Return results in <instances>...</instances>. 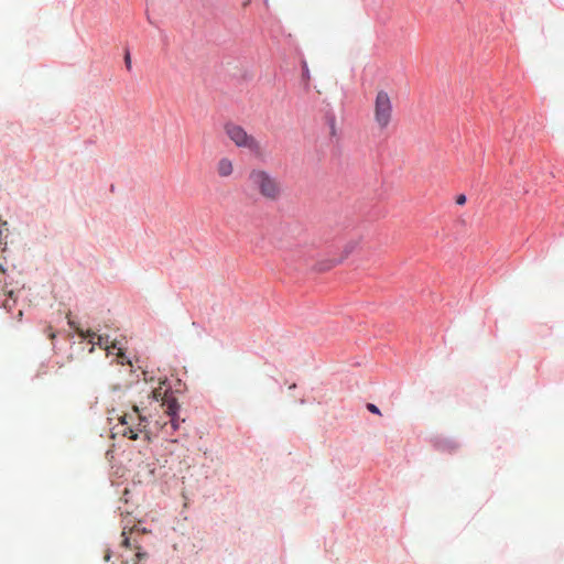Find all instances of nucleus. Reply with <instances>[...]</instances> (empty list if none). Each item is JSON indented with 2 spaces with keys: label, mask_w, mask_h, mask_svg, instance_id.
I'll list each match as a JSON object with an SVG mask.
<instances>
[{
  "label": "nucleus",
  "mask_w": 564,
  "mask_h": 564,
  "mask_svg": "<svg viewBox=\"0 0 564 564\" xmlns=\"http://www.w3.org/2000/svg\"><path fill=\"white\" fill-rule=\"evenodd\" d=\"M249 188L269 202H276L283 194L280 180L269 171L256 167L250 170L247 177Z\"/></svg>",
  "instance_id": "nucleus-1"
},
{
  "label": "nucleus",
  "mask_w": 564,
  "mask_h": 564,
  "mask_svg": "<svg viewBox=\"0 0 564 564\" xmlns=\"http://www.w3.org/2000/svg\"><path fill=\"white\" fill-rule=\"evenodd\" d=\"M367 409H368L371 413H375V414H378V415H380V414H381V412H380V410L378 409V406H376V405H375V404H372V403H368V404H367Z\"/></svg>",
  "instance_id": "nucleus-11"
},
{
  "label": "nucleus",
  "mask_w": 564,
  "mask_h": 564,
  "mask_svg": "<svg viewBox=\"0 0 564 564\" xmlns=\"http://www.w3.org/2000/svg\"><path fill=\"white\" fill-rule=\"evenodd\" d=\"M393 118V106L389 94L379 90L373 101V120L380 131L386 130Z\"/></svg>",
  "instance_id": "nucleus-5"
},
{
  "label": "nucleus",
  "mask_w": 564,
  "mask_h": 564,
  "mask_svg": "<svg viewBox=\"0 0 564 564\" xmlns=\"http://www.w3.org/2000/svg\"><path fill=\"white\" fill-rule=\"evenodd\" d=\"M126 534H127L126 529H123V531H122V536H123L122 545L126 546V547H130V539L128 536H126Z\"/></svg>",
  "instance_id": "nucleus-12"
},
{
  "label": "nucleus",
  "mask_w": 564,
  "mask_h": 564,
  "mask_svg": "<svg viewBox=\"0 0 564 564\" xmlns=\"http://www.w3.org/2000/svg\"><path fill=\"white\" fill-rule=\"evenodd\" d=\"M227 137L238 148L248 149L253 154H261V143L251 134H249L241 126L236 123H227L225 126Z\"/></svg>",
  "instance_id": "nucleus-6"
},
{
  "label": "nucleus",
  "mask_w": 564,
  "mask_h": 564,
  "mask_svg": "<svg viewBox=\"0 0 564 564\" xmlns=\"http://www.w3.org/2000/svg\"><path fill=\"white\" fill-rule=\"evenodd\" d=\"M110 557H111V554H110L109 551H107L105 556H104L105 561L108 562L110 560Z\"/></svg>",
  "instance_id": "nucleus-17"
},
{
  "label": "nucleus",
  "mask_w": 564,
  "mask_h": 564,
  "mask_svg": "<svg viewBox=\"0 0 564 564\" xmlns=\"http://www.w3.org/2000/svg\"><path fill=\"white\" fill-rule=\"evenodd\" d=\"M147 425V416L142 414L138 404H133L131 412L124 413L119 417V423L116 429H118L117 433L135 441L140 434L145 432Z\"/></svg>",
  "instance_id": "nucleus-2"
},
{
  "label": "nucleus",
  "mask_w": 564,
  "mask_h": 564,
  "mask_svg": "<svg viewBox=\"0 0 564 564\" xmlns=\"http://www.w3.org/2000/svg\"><path fill=\"white\" fill-rule=\"evenodd\" d=\"M4 235V231L0 229V245H7V241H2V236Z\"/></svg>",
  "instance_id": "nucleus-16"
},
{
  "label": "nucleus",
  "mask_w": 564,
  "mask_h": 564,
  "mask_svg": "<svg viewBox=\"0 0 564 564\" xmlns=\"http://www.w3.org/2000/svg\"><path fill=\"white\" fill-rule=\"evenodd\" d=\"M465 202H466V196H465V195H459V196L457 197V199H456V203H457L458 205H463V204H465Z\"/></svg>",
  "instance_id": "nucleus-14"
},
{
  "label": "nucleus",
  "mask_w": 564,
  "mask_h": 564,
  "mask_svg": "<svg viewBox=\"0 0 564 564\" xmlns=\"http://www.w3.org/2000/svg\"><path fill=\"white\" fill-rule=\"evenodd\" d=\"M14 303H15V300L13 299V291H10L8 299H6L3 301V307L6 310L10 311L12 308V306L14 305Z\"/></svg>",
  "instance_id": "nucleus-9"
},
{
  "label": "nucleus",
  "mask_w": 564,
  "mask_h": 564,
  "mask_svg": "<svg viewBox=\"0 0 564 564\" xmlns=\"http://www.w3.org/2000/svg\"><path fill=\"white\" fill-rule=\"evenodd\" d=\"M235 170L234 162L231 159L225 156L218 160L216 164V172L219 177H229L232 175Z\"/></svg>",
  "instance_id": "nucleus-7"
},
{
  "label": "nucleus",
  "mask_w": 564,
  "mask_h": 564,
  "mask_svg": "<svg viewBox=\"0 0 564 564\" xmlns=\"http://www.w3.org/2000/svg\"><path fill=\"white\" fill-rule=\"evenodd\" d=\"M47 336L50 339H54L56 337V334L53 332L52 327H47Z\"/></svg>",
  "instance_id": "nucleus-13"
},
{
  "label": "nucleus",
  "mask_w": 564,
  "mask_h": 564,
  "mask_svg": "<svg viewBox=\"0 0 564 564\" xmlns=\"http://www.w3.org/2000/svg\"><path fill=\"white\" fill-rule=\"evenodd\" d=\"M76 332L83 338H89V343L93 345L90 348V352L94 351V347L98 346L107 351V356L113 355L115 360L120 365H129L132 366L131 361L126 357L124 352L121 348L117 349V344L112 341L109 344V337L107 335H96L91 330L84 332L80 328H76Z\"/></svg>",
  "instance_id": "nucleus-4"
},
{
  "label": "nucleus",
  "mask_w": 564,
  "mask_h": 564,
  "mask_svg": "<svg viewBox=\"0 0 564 564\" xmlns=\"http://www.w3.org/2000/svg\"><path fill=\"white\" fill-rule=\"evenodd\" d=\"M311 78V75H310V70H308V67H307V64L306 62H303V79L308 83Z\"/></svg>",
  "instance_id": "nucleus-10"
},
{
  "label": "nucleus",
  "mask_w": 564,
  "mask_h": 564,
  "mask_svg": "<svg viewBox=\"0 0 564 564\" xmlns=\"http://www.w3.org/2000/svg\"><path fill=\"white\" fill-rule=\"evenodd\" d=\"M332 130L334 131L335 130V121L332 120Z\"/></svg>",
  "instance_id": "nucleus-19"
},
{
  "label": "nucleus",
  "mask_w": 564,
  "mask_h": 564,
  "mask_svg": "<svg viewBox=\"0 0 564 564\" xmlns=\"http://www.w3.org/2000/svg\"><path fill=\"white\" fill-rule=\"evenodd\" d=\"M359 240L348 241L344 247V252L346 256L350 254L358 246Z\"/></svg>",
  "instance_id": "nucleus-8"
},
{
  "label": "nucleus",
  "mask_w": 564,
  "mask_h": 564,
  "mask_svg": "<svg viewBox=\"0 0 564 564\" xmlns=\"http://www.w3.org/2000/svg\"><path fill=\"white\" fill-rule=\"evenodd\" d=\"M124 62H126V65H127L128 69H130V67H131V59H130V55L129 54L126 55Z\"/></svg>",
  "instance_id": "nucleus-15"
},
{
  "label": "nucleus",
  "mask_w": 564,
  "mask_h": 564,
  "mask_svg": "<svg viewBox=\"0 0 564 564\" xmlns=\"http://www.w3.org/2000/svg\"><path fill=\"white\" fill-rule=\"evenodd\" d=\"M18 316H19V318H21V316H22V311H19Z\"/></svg>",
  "instance_id": "nucleus-20"
},
{
  "label": "nucleus",
  "mask_w": 564,
  "mask_h": 564,
  "mask_svg": "<svg viewBox=\"0 0 564 564\" xmlns=\"http://www.w3.org/2000/svg\"><path fill=\"white\" fill-rule=\"evenodd\" d=\"M166 380L160 381L158 388L145 390L148 400L161 401V406L164 408L165 413L171 416V425L175 430L178 427L176 422V414L178 411V403L169 388H163Z\"/></svg>",
  "instance_id": "nucleus-3"
},
{
  "label": "nucleus",
  "mask_w": 564,
  "mask_h": 564,
  "mask_svg": "<svg viewBox=\"0 0 564 564\" xmlns=\"http://www.w3.org/2000/svg\"><path fill=\"white\" fill-rule=\"evenodd\" d=\"M142 375H143V381H144V384H147V383H148V381H149V379H148V377H147V375H148V373H147L145 371H142Z\"/></svg>",
  "instance_id": "nucleus-18"
}]
</instances>
